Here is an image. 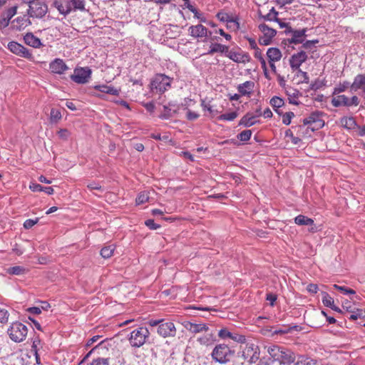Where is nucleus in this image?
Returning <instances> with one entry per match:
<instances>
[{
    "mask_svg": "<svg viewBox=\"0 0 365 365\" xmlns=\"http://www.w3.org/2000/svg\"><path fill=\"white\" fill-rule=\"evenodd\" d=\"M114 250L115 247L113 245L104 247L101 250V255L104 259L110 258L113 255Z\"/></svg>",
    "mask_w": 365,
    "mask_h": 365,
    "instance_id": "4c0bfd02",
    "label": "nucleus"
},
{
    "mask_svg": "<svg viewBox=\"0 0 365 365\" xmlns=\"http://www.w3.org/2000/svg\"><path fill=\"white\" fill-rule=\"evenodd\" d=\"M10 339L14 342L23 341L28 334L27 327L19 322H13L7 330Z\"/></svg>",
    "mask_w": 365,
    "mask_h": 365,
    "instance_id": "39448f33",
    "label": "nucleus"
},
{
    "mask_svg": "<svg viewBox=\"0 0 365 365\" xmlns=\"http://www.w3.org/2000/svg\"><path fill=\"white\" fill-rule=\"evenodd\" d=\"M172 79L164 75L157 74L151 81V90L153 93H163L171 86Z\"/></svg>",
    "mask_w": 365,
    "mask_h": 365,
    "instance_id": "423d86ee",
    "label": "nucleus"
},
{
    "mask_svg": "<svg viewBox=\"0 0 365 365\" xmlns=\"http://www.w3.org/2000/svg\"><path fill=\"white\" fill-rule=\"evenodd\" d=\"M342 126L348 129H352L356 126V121L352 117H343L340 120Z\"/></svg>",
    "mask_w": 365,
    "mask_h": 365,
    "instance_id": "c9c22d12",
    "label": "nucleus"
},
{
    "mask_svg": "<svg viewBox=\"0 0 365 365\" xmlns=\"http://www.w3.org/2000/svg\"><path fill=\"white\" fill-rule=\"evenodd\" d=\"M277 15H278V12L276 11V10L274 9V8H272L270 10H269V12L263 16V19L265 20V21H278V18H277Z\"/></svg>",
    "mask_w": 365,
    "mask_h": 365,
    "instance_id": "a18cd8bd",
    "label": "nucleus"
},
{
    "mask_svg": "<svg viewBox=\"0 0 365 365\" xmlns=\"http://www.w3.org/2000/svg\"><path fill=\"white\" fill-rule=\"evenodd\" d=\"M38 222V219L32 220L28 219L24 222V227L25 229H30Z\"/></svg>",
    "mask_w": 365,
    "mask_h": 365,
    "instance_id": "13d9d810",
    "label": "nucleus"
},
{
    "mask_svg": "<svg viewBox=\"0 0 365 365\" xmlns=\"http://www.w3.org/2000/svg\"><path fill=\"white\" fill-rule=\"evenodd\" d=\"M8 49L13 53L23 57L26 58H31L32 54L29 51V49H27L26 47H24L23 45L16 42V41H11L8 43L7 46Z\"/></svg>",
    "mask_w": 365,
    "mask_h": 365,
    "instance_id": "1a4fd4ad",
    "label": "nucleus"
},
{
    "mask_svg": "<svg viewBox=\"0 0 365 365\" xmlns=\"http://www.w3.org/2000/svg\"><path fill=\"white\" fill-rule=\"evenodd\" d=\"M29 188L33 192H44L48 195H52L54 192L52 187H43L36 182H31L29 185Z\"/></svg>",
    "mask_w": 365,
    "mask_h": 365,
    "instance_id": "c756f323",
    "label": "nucleus"
},
{
    "mask_svg": "<svg viewBox=\"0 0 365 365\" xmlns=\"http://www.w3.org/2000/svg\"><path fill=\"white\" fill-rule=\"evenodd\" d=\"M272 39V38H268L267 36H263L259 38V43L261 45L267 46V45H269L271 43Z\"/></svg>",
    "mask_w": 365,
    "mask_h": 365,
    "instance_id": "774afa93",
    "label": "nucleus"
},
{
    "mask_svg": "<svg viewBox=\"0 0 365 365\" xmlns=\"http://www.w3.org/2000/svg\"><path fill=\"white\" fill-rule=\"evenodd\" d=\"M51 6L57 9L58 13L64 17L67 16L71 13V6L68 4V0H55L53 1Z\"/></svg>",
    "mask_w": 365,
    "mask_h": 365,
    "instance_id": "dca6fc26",
    "label": "nucleus"
},
{
    "mask_svg": "<svg viewBox=\"0 0 365 365\" xmlns=\"http://www.w3.org/2000/svg\"><path fill=\"white\" fill-rule=\"evenodd\" d=\"M299 91L296 89H289L287 91V95L288 96L289 103L295 106L299 105L297 98L299 96Z\"/></svg>",
    "mask_w": 365,
    "mask_h": 365,
    "instance_id": "473e14b6",
    "label": "nucleus"
},
{
    "mask_svg": "<svg viewBox=\"0 0 365 365\" xmlns=\"http://www.w3.org/2000/svg\"><path fill=\"white\" fill-rule=\"evenodd\" d=\"M350 313V316L348 318L352 321L364 317V311L362 309H356L351 311Z\"/></svg>",
    "mask_w": 365,
    "mask_h": 365,
    "instance_id": "c03bdc74",
    "label": "nucleus"
},
{
    "mask_svg": "<svg viewBox=\"0 0 365 365\" xmlns=\"http://www.w3.org/2000/svg\"><path fill=\"white\" fill-rule=\"evenodd\" d=\"M149 199L148 193L145 192H143L139 193L138 197H136L135 202L137 205H141L146 202Z\"/></svg>",
    "mask_w": 365,
    "mask_h": 365,
    "instance_id": "8fccbe9b",
    "label": "nucleus"
},
{
    "mask_svg": "<svg viewBox=\"0 0 365 365\" xmlns=\"http://www.w3.org/2000/svg\"><path fill=\"white\" fill-rule=\"evenodd\" d=\"M216 17L222 22H226L227 24H234L233 28L234 31H237L240 29L239 18L237 16H230L229 14L219 11L216 14Z\"/></svg>",
    "mask_w": 365,
    "mask_h": 365,
    "instance_id": "f8f14e48",
    "label": "nucleus"
},
{
    "mask_svg": "<svg viewBox=\"0 0 365 365\" xmlns=\"http://www.w3.org/2000/svg\"><path fill=\"white\" fill-rule=\"evenodd\" d=\"M232 334L230 331H229L227 329H221L218 332V336L220 339H225L226 338H231Z\"/></svg>",
    "mask_w": 365,
    "mask_h": 365,
    "instance_id": "6e6d98bb",
    "label": "nucleus"
},
{
    "mask_svg": "<svg viewBox=\"0 0 365 365\" xmlns=\"http://www.w3.org/2000/svg\"><path fill=\"white\" fill-rule=\"evenodd\" d=\"M93 88L95 90H97L100 92H101V93L110 94L113 96H118L119 95V90H118L117 88H115L113 86H108L106 84L94 86Z\"/></svg>",
    "mask_w": 365,
    "mask_h": 365,
    "instance_id": "393cba45",
    "label": "nucleus"
},
{
    "mask_svg": "<svg viewBox=\"0 0 365 365\" xmlns=\"http://www.w3.org/2000/svg\"><path fill=\"white\" fill-rule=\"evenodd\" d=\"M228 46L219 43H212L210 46V50L207 54L212 55L215 53H226L227 52Z\"/></svg>",
    "mask_w": 365,
    "mask_h": 365,
    "instance_id": "bb28decb",
    "label": "nucleus"
},
{
    "mask_svg": "<svg viewBox=\"0 0 365 365\" xmlns=\"http://www.w3.org/2000/svg\"><path fill=\"white\" fill-rule=\"evenodd\" d=\"M91 73V69L88 67L76 68L71 76V79L78 84H85L88 82Z\"/></svg>",
    "mask_w": 365,
    "mask_h": 365,
    "instance_id": "0eeeda50",
    "label": "nucleus"
},
{
    "mask_svg": "<svg viewBox=\"0 0 365 365\" xmlns=\"http://www.w3.org/2000/svg\"><path fill=\"white\" fill-rule=\"evenodd\" d=\"M259 29L263 33L264 36L272 38L276 35V31L269 27L265 24L259 26Z\"/></svg>",
    "mask_w": 365,
    "mask_h": 365,
    "instance_id": "f704fd0d",
    "label": "nucleus"
},
{
    "mask_svg": "<svg viewBox=\"0 0 365 365\" xmlns=\"http://www.w3.org/2000/svg\"><path fill=\"white\" fill-rule=\"evenodd\" d=\"M252 132L251 130H245L237 135V139L240 141H248L252 136Z\"/></svg>",
    "mask_w": 365,
    "mask_h": 365,
    "instance_id": "79ce46f5",
    "label": "nucleus"
},
{
    "mask_svg": "<svg viewBox=\"0 0 365 365\" xmlns=\"http://www.w3.org/2000/svg\"><path fill=\"white\" fill-rule=\"evenodd\" d=\"M25 268L21 266H15L8 269V273L14 275H21L25 273Z\"/></svg>",
    "mask_w": 365,
    "mask_h": 365,
    "instance_id": "49530a36",
    "label": "nucleus"
},
{
    "mask_svg": "<svg viewBox=\"0 0 365 365\" xmlns=\"http://www.w3.org/2000/svg\"><path fill=\"white\" fill-rule=\"evenodd\" d=\"M225 56L228 57L230 59L233 61L235 63H246L250 61V56L247 53L244 52H237L233 50H229L227 48V52L225 53Z\"/></svg>",
    "mask_w": 365,
    "mask_h": 365,
    "instance_id": "4468645a",
    "label": "nucleus"
},
{
    "mask_svg": "<svg viewBox=\"0 0 365 365\" xmlns=\"http://www.w3.org/2000/svg\"><path fill=\"white\" fill-rule=\"evenodd\" d=\"M277 295L272 293L267 294L266 299L270 302L271 306H274V302L277 300Z\"/></svg>",
    "mask_w": 365,
    "mask_h": 365,
    "instance_id": "338daca9",
    "label": "nucleus"
},
{
    "mask_svg": "<svg viewBox=\"0 0 365 365\" xmlns=\"http://www.w3.org/2000/svg\"><path fill=\"white\" fill-rule=\"evenodd\" d=\"M297 72V76H301L303 78V81L304 83H308L309 78L307 72L302 71L300 68L296 70Z\"/></svg>",
    "mask_w": 365,
    "mask_h": 365,
    "instance_id": "0e129e2a",
    "label": "nucleus"
},
{
    "mask_svg": "<svg viewBox=\"0 0 365 365\" xmlns=\"http://www.w3.org/2000/svg\"><path fill=\"white\" fill-rule=\"evenodd\" d=\"M235 350L225 344H217L211 353L212 360L220 364H225L230 361L235 355Z\"/></svg>",
    "mask_w": 365,
    "mask_h": 365,
    "instance_id": "f257e3e1",
    "label": "nucleus"
},
{
    "mask_svg": "<svg viewBox=\"0 0 365 365\" xmlns=\"http://www.w3.org/2000/svg\"><path fill=\"white\" fill-rule=\"evenodd\" d=\"M318 285L316 284H309L307 287V290L310 294H316L318 292Z\"/></svg>",
    "mask_w": 365,
    "mask_h": 365,
    "instance_id": "052dcab7",
    "label": "nucleus"
},
{
    "mask_svg": "<svg viewBox=\"0 0 365 365\" xmlns=\"http://www.w3.org/2000/svg\"><path fill=\"white\" fill-rule=\"evenodd\" d=\"M307 59V55L304 51H299L293 54L289 59V65L293 71L300 68L301 65Z\"/></svg>",
    "mask_w": 365,
    "mask_h": 365,
    "instance_id": "9b49d317",
    "label": "nucleus"
},
{
    "mask_svg": "<svg viewBox=\"0 0 365 365\" xmlns=\"http://www.w3.org/2000/svg\"><path fill=\"white\" fill-rule=\"evenodd\" d=\"M87 187L91 190H102V187L100 185V184L98 182H92L88 183L87 185Z\"/></svg>",
    "mask_w": 365,
    "mask_h": 365,
    "instance_id": "680f3d73",
    "label": "nucleus"
},
{
    "mask_svg": "<svg viewBox=\"0 0 365 365\" xmlns=\"http://www.w3.org/2000/svg\"><path fill=\"white\" fill-rule=\"evenodd\" d=\"M230 339H232L233 341L240 343V344H244L246 341L245 336L244 335H241V334H232V336Z\"/></svg>",
    "mask_w": 365,
    "mask_h": 365,
    "instance_id": "4d7b16f0",
    "label": "nucleus"
},
{
    "mask_svg": "<svg viewBox=\"0 0 365 365\" xmlns=\"http://www.w3.org/2000/svg\"><path fill=\"white\" fill-rule=\"evenodd\" d=\"M294 116V114L293 112H287L283 114L282 115V123L288 125L291 123L292 118Z\"/></svg>",
    "mask_w": 365,
    "mask_h": 365,
    "instance_id": "603ef678",
    "label": "nucleus"
},
{
    "mask_svg": "<svg viewBox=\"0 0 365 365\" xmlns=\"http://www.w3.org/2000/svg\"><path fill=\"white\" fill-rule=\"evenodd\" d=\"M201 106L202 107L203 110L209 111V113L212 115H215V114L217 113V110H213L212 106L210 105V103H206L205 100L202 101Z\"/></svg>",
    "mask_w": 365,
    "mask_h": 365,
    "instance_id": "3c124183",
    "label": "nucleus"
},
{
    "mask_svg": "<svg viewBox=\"0 0 365 365\" xmlns=\"http://www.w3.org/2000/svg\"><path fill=\"white\" fill-rule=\"evenodd\" d=\"M351 90L355 92L361 90L365 97V74H358L354 77L351 85Z\"/></svg>",
    "mask_w": 365,
    "mask_h": 365,
    "instance_id": "a211bd4d",
    "label": "nucleus"
},
{
    "mask_svg": "<svg viewBox=\"0 0 365 365\" xmlns=\"http://www.w3.org/2000/svg\"><path fill=\"white\" fill-rule=\"evenodd\" d=\"M62 118L60 110L52 108L50 113V121L51 123H57Z\"/></svg>",
    "mask_w": 365,
    "mask_h": 365,
    "instance_id": "37998d69",
    "label": "nucleus"
},
{
    "mask_svg": "<svg viewBox=\"0 0 365 365\" xmlns=\"http://www.w3.org/2000/svg\"><path fill=\"white\" fill-rule=\"evenodd\" d=\"M351 84H350V83L348 81H344L343 83H339L334 87L332 94L334 96L339 94L340 93L345 91L349 87L351 88Z\"/></svg>",
    "mask_w": 365,
    "mask_h": 365,
    "instance_id": "e433bc0d",
    "label": "nucleus"
},
{
    "mask_svg": "<svg viewBox=\"0 0 365 365\" xmlns=\"http://www.w3.org/2000/svg\"><path fill=\"white\" fill-rule=\"evenodd\" d=\"M297 326H294L292 328H288V329H276L273 331L272 333V335H277V334H288L290 332V331L292 329H295L297 328Z\"/></svg>",
    "mask_w": 365,
    "mask_h": 365,
    "instance_id": "bf43d9fd",
    "label": "nucleus"
},
{
    "mask_svg": "<svg viewBox=\"0 0 365 365\" xmlns=\"http://www.w3.org/2000/svg\"><path fill=\"white\" fill-rule=\"evenodd\" d=\"M28 4L27 13L29 17L41 19L48 12V6L43 0H24Z\"/></svg>",
    "mask_w": 365,
    "mask_h": 365,
    "instance_id": "20e7f679",
    "label": "nucleus"
},
{
    "mask_svg": "<svg viewBox=\"0 0 365 365\" xmlns=\"http://www.w3.org/2000/svg\"><path fill=\"white\" fill-rule=\"evenodd\" d=\"M70 135H71L70 132L68 131V130H67L66 128L60 129L58 131V137L61 139L63 140H68V138H69Z\"/></svg>",
    "mask_w": 365,
    "mask_h": 365,
    "instance_id": "864d4df0",
    "label": "nucleus"
},
{
    "mask_svg": "<svg viewBox=\"0 0 365 365\" xmlns=\"http://www.w3.org/2000/svg\"><path fill=\"white\" fill-rule=\"evenodd\" d=\"M306 31L307 30L304 29L302 30H293L291 27H289L288 31H285V33H291L292 36V38L289 40V43L297 44L303 42Z\"/></svg>",
    "mask_w": 365,
    "mask_h": 365,
    "instance_id": "aec40b11",
    "label": "nucleus"
},
{
    "mask_svg": "<svg viewBox=\"0 0 365 365\" xmlns=\"http://www.w3.org/2000/svg\"><path fill=\"white\" fill-rule=\"evenodd\" d=\"M17 6H12L7 9L0 18V29H4L9 24L11 19L16 14Z\"/></svg>",
    "mask_w": 365,
    "mask_h": 365,
    "instance_id": "6ab92c4d",
    "label": "nucleus"
},
{
    "mask_svg": "<svg viewBox=\"0 0 365 365\" xmlns=\"http://www.w3.org/2000/svg\"><path fill=\"white\" fill-rule=\"evenodd\" d=\"M284 347L272 345L267 347V352L274 361H278Z\"/></svg>",
    "mask_w": 365,
    "mask_h": 365,
    "instance_id": "c85d7f7f",
    "label": "nucleus"
},
{
    "mask_svg": "<svg viewBox=\"0 0 365 365\" xmlns=\"http://www.w3.org/2000/svg\"><path fill=\"white\" fill-rule=\"evenodd\" d=\"M71 6V13L77 11L85 12L88 10L86 9V0H68Z\"/></svg>",
    "mask_w": 365,
    "mask_h": 365,
    "instance_id": "4be33fe9",
    "label": "nucleus"
},
{
    "mask_svg": "<svg viewBox=\"0 0 365 365\" xmlns=\"http://www.w3.org/2000/svg\"><path fill=\"white\" fill-rule=\"evenodd\" d=\"M255 115H251L249 113L245 115L240 120L239 125L249 128L257 123Z\"/></svg>",
    "mask_w": 365,
    "mask_h": 365,
    "instance_id": "7c9ffc66",
    "label": "nucleus"
},
{
    "mask_svg": "<svg viewBox=\"0 0 365 365\" xmlns=\"http://www.w3.org/2000/svg\"><path fill=\"white\" fill-rule=\"evenodd\" d=\"M334 288L336 289L341 291L344 294H355L356 292L350 288H348L344 286H339L338 284H334Z\"/></svg>",
    "mask_w": 365,
    "mask_h": 365,
    "instance_id": "09e8293b",
    "label": "nucleus"
},
{
    "mask_svg": "<svg viewBox=\"0 0 365 365\" xmlns=\"http://www.w3.org/2000/svg\"><path fill=\"white\" fill-rule=\"evenodd\" d=\"M149 336L150 331L148 328L140 327L130 332L128 335V340L132 347L140 348L147 342Z\"/></svg>",
    "mask_w": 365,
    "mask_h": 365,
    "instance_id": "f03ea898",
    "label": "nucleus"
},
{
    "mask_svg": "<svg viewBox=\"0 0 365 365\" xmlns=\"http://www.w3.org/2000/svg\"><path fill=\"white\" fill-rule=\"evenodd\" d=\"M24 40L25 43L34 48H39L42 45L41 40L32 33H27L24 36Z\"/></svg>",
    "mask_w": 365,
    "mask_h": 365,
    "instance_id": "b1692460",
    "label": "nucleus"
},
{
    "mask_svg": "<svg viewBox=\"0 0 365 365\" xmlns=\"http://www.w3.org/2000/svg\"><path fill=\"white\" fill-rule=\"evenodd\" d=\"M186 328L194 334L207 331L209 329V327L205 324H195L191 322L187 324Z\"/></svg>",
    "mask_w": 365,
    "mask_h": 365,
    "instance_id": "a878e982",
    "label": "nucleus"
},
{
    "mask_svg": "<svg viewBox=\"0 0 365 365\" xmlns=\"http://www.w3.org/2000/svg\"><path fill=\"white\" fill-rule=\"evenodd\" d=\"M294 222L298 225H313L314 220L303 215H299L294 218Z\"/></svg>",
    "mask_w": 365,
    "mask_h": 365,
    "instance_id": "2f4dec72",
    "label": "nucleus"
},
{
    "mask_svg": "<svg viewBox=\"0 0 365 365\" xmlns=\"http://www.w3.org/2000/svg\"><path fill=\"white\" fill-rule=\"evenodd\" d=\"M186 117L190 120H195L198 118L199 115L195 112L191 111L190 110H187Z\"/></svg>",
    "mask_w": 365,
    "mask_h": 365,
    "instance_id": "69168bd1",
    "label": "nucleus"
},
{
    "mask_svg": "<svg viewBox=\"0 0 365 365\" xmlns=\"http://www.w3.org/2000/svg\"><path fill=\"white\" fill-rule=\"evenodd\" d=\"M50 71L56 74H63L68 69V67L65 63L63 60L61 58H55L49 64Z\"/></svg>",
    "mask_w": 365,
    "mask_h": 365,
    "instance_id": "2eb2a0df",
    "label": "nucleus"
},
{
    "mask_svg": "<svg viewBox=\"0 0 365 365\" xmlns=\"http://www.w3.org/2000/svg\"><path fill=\"white\" fill-rule=\"evenodd\" d=\"M267 56L269 61H279L282 58V52L278 48L271 47L267 51Z\"/></svg>",
    "mask_w": 365,
    "mask_h": 365,
    "instance_id": "cd10ccee",
    "label": "nucleus"
},
{
    "mask_svg": "<svg viewBox=\"0 0 365 365\" xmlns=\"http://www.w3.org/2000/svg\"><path fill=\"white\" fill-rule=\"evenodd\" d=\"M255 87V83L251 81H247L237 86V91L241 96H250Z\"/></svg>",
    "mask_w": 365,
    "mask_h": 365,
    "instance_id": "412c9836",
    "label": "nucleus"
},
{
    "mask_svg": "<svg viewBox=\"0 0 365 365\" xmlns=\"http://www.w3.org/2000/svg\"><path fill=\"white\" fill-rule=\"evenodd\" d=\"M359 103V98L356 96L349 98L345 95H338L331 99V104L334 107L358 106Z\"/></svg>",
    "mask_w": 365,
    "mask_h": 365,
    "instance_id": "6e6552de",
    "label": "nucleus"
},
{
    "mask_svg": "<svg viewBox=\"0 0 365 365\" xmlns=\"http://www.w3.org/2000/svg\"><path fill=\"white\" fill-rule=\"evenodd\" d=\"M90 365H109V362L108 359L97 358L93 359Z\"/></svg>",
    "mask_w": 365,
    "mask_h": 365,
    "instance_id": "5fc2aeb1",
    "label": "nucleus"
},
{
    "mask_svg": "<svg viewBox=\"0 0 365 365\" xmlns=\"http://www.w3.org/2000/svg\"><path fill=\"white\" fill-rule=\"evenodd\" d=\"M145 224L151 230H157L160 227V225L155 224L153 220H148L145 221Z\"/></svg>",
    "mask_w": 365,
    "mask_h": 365,
    "instance_id": "e2e57ef3",
    "label": "nucleus"
},
{
    "mask_svg": "<svg viewBox=\"0 0 365 365\" xmlns=\"http://www.w3.org/2000/svg\"><path fill=\"white\" fill-rule=\"evenodd\" d=\"M158 334L164 337H173L176 334L175 324L171 322L161 323L158 327Z\"/></svg>",
    "mask_w": 365,
    "mask_h": 365,
    "instance_id": "9d476101",
    "label": "nucleus"
},
{
    "mask_svg": "<svg viewBox=\"0 0 365 365\" xmlns=\"http://www.w3.org/2000/svg\"><path fill=\"white\" fill-rule=\"evenodd\" d=\"M257 350L258 347L252 344L247 345V347L243 352V356L245 358H247L250 355V352L253 351L252 355L250 356V361L252 363L255 362L259 359V352Z\"/></svg>",
    "mask_w": 365,
    "mask_h": 365,
    "instance_id": "5701e85b",
    "label": "nucleus"
},
{
    "mask_svg": "<svg viewBox=\"0 0 365 365\" xmlns=\"http://www.w3.org/2000/svg\"><path fill=\"white\" fill-rule=\"evenodd\" d=\"M188 32L192 37L195 38L207 37L208 34L211 35V32H208L207 29L200 24L190 26Z\"/></svg>",
    "mask_w": 365,
    "mask_h": 365,
    "instance_id": "ddd939ff",
    "label": "nucleus"
},
{
    "mask_svg": "<svg viewBox=\"0 0 365 365\" xmlns=\"http://www.w3.org/2000/svg\"><path fill=\"white\" fill-rule=\"evenodd\" d=\"M278 362L280 364L289 365L294 363V365H309V359L303 355L296 356L290 349L283 348Z\"/></svg>",
    "mask_w": 365,
    "mask_h": 365,
    "instance_id": "7ed1b4c3",
    "label": "nucleus"
},
{
    "mask_svg": "<svg viewBox=\"0 0 365 365\" xmlns=\"http://www.w3.org/2000/svg\"><path fill=\"white\" fill-rule=\"evenodd\" d=\"M322 303L324 306L330 307L334 303L333 298L326 292H322Z\"/></svg>",
    "mask_w": 365,
    "mask_h": 365,
    "instance_id": "ea45409f",
    "label": "nucleus"
},
{
    "mask_svg": "<svg viewBox=\"0 0 365 365\" xmlns=\"http://www.w3.org/2000/svg\"><path fill=\"white\" fill-rule=\"evenodd\" d=\"M9 313L4 307H0V323L6 324L8 322Z\"/></svg>",
    "mask_w": 365,
    "mask_h": 365,
    "instance_id": "de8ad7c7",
    "label": "nucleus"
},
{
    "mask_svg": "<svg viewBox=\"0 0 365 365\" xmlns=\"http://www.w3.org/2000/svg\"><path fill=\"white\" fill-rule=\"evenodd\" d=\"M197 341L203 346H210L213 344L215 339L212 334H207L197 338Z\"/></svg>",
    "mask_w": 365,
    "mask_h": 365,
    "instance_id": "72a5a7b5",
    "label": "nucleus"
},
{
    "mask_svg": "<svg viewBox=\"0 0 365 365\" xmlns=\"http://www.w3.org/2000/svg\"><path fill=\"white\" fill-rule=\"evenodd\" d=\"M269 103L274 109H277L282 107L284 105V101L279 96H274L270 99Z\"/></svg>",
    "mask_w": 365,
    "mask_h": 365,
    "instance_id": "58836bf2",
    "label": "nucleus"
},
{
    "mask_svg": "<svg viewBox=\"0 0 365 365\" xmlns=\"http://www.w3.org/2000/svg\"><path fill=\"white\" fill-rule=\"evenodd\" d=\"M238 115V113L236 111H233L228 113H224L220 115L218 117V120H227V121H232L235 120Z\"/></svg>",
    "mask_w": 365,
    "mask_h": 365,
    "instance_id": "a19ab883",
    "label": "nucleus"
},
{
    "mask_svg": "<svg viewBox=\"0 0 365 365\" xmlns=\"http://www.w3.org/2000/svg\"><path fill=\"white\" fill-rule=\"evenodd\" d=\"M303 123L304 125L314 124V128L312 129H319L322 128L324 124V121L320 119V113L319 112L311 113L308 117L303 120Z\"/></svg>",
    "mask_w": 365,
    "mask_h": 365,
    "instance_id": "f3484780",
    "label": "nucleus"
}]
</instances>
